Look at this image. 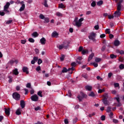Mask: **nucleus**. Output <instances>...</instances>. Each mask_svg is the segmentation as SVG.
<instances>
[{"instance_id": "nucleus-1", "label": "nucleus", "mask_w": 124, "mask_h": 124, "mask_svg": "<svg viewBox=\"0 0 124 124\" xmlns=\"http://www.w3.org/2000/svg\"><path fill=\"white\" fill-rule=\"evenodd\" d=\"M13 98L16 100L17 101L20 100V98H21V95L19 94V93L17 92H15L12 94Z\"/></svg>"}, {"instance_id": "nucleus-2", "label": "nucleus", "mask_w": 124, "mask_h": 124, "mask_svg": "<svg viewBox=\"0 0 124 124\" xmlns=\"http://www.w3.org/2000/svg\"><path fill=\"white\" fill-rule=\"evenodd\" d=\"M86 97H87V95H86L83 92H80V95H78L77 97L79 102H81V101L83 100V98H86Z\"/></svg>"}, {"instance_id": "nucleus-3", "label": "nucleus", "mask_w": 124, "mask_h": 124, "mask_svg": "<svg viewBox=\"0 0 124 124\" xmlns=\"http://www.w3.org/2000/svg\"><path fill=\"white\" fill-rule=\"evenodd\" d=\"M95 36H96V34L93 32H92L90 33V35L88 36V38L91 40H93V41H94L95 40Z\"/></svg>"}, {"instance_id": "nucleus-4", "label": "nucleus", "mask_w": 124, "mask_h": 124, "mask_svg": "<svg viewBox=\"0 0 124 124\" xmlns=\"http://www.w3.org/2000/svg\"><path fill=\"white\" fill-rule=\"evenodd\" d=\"M10 6V3L8 2L4 6L3 11L4 12H7V13H9V10H8V8H9V6Z\"/></svg>"}, {"instance_id": "nucleus-5", "label": "nucleus", "mask_w": 124, "mask_h": 124, "mask_svg": "<svg viewBox=\"0 0 124 124\" xmlns=\"http://www.w3.org/2000/svg\"><path fill=\"white\" fill-rule=\"evenodd\" d=\"M123 2V0H120L119 2L117 3V11H121V10L122 9V3Z\"/></svg>"}, {"instance_id": "nucleus-6", "label": "nucleus", "mask_w": 124, "mask_h": 124, "mask_svg": "<svg viewBox=\"0 0 124 124\" xmlns=\"http://www.w3.org/2000/svg\"><path fill=\"white\" fill-rule=\"evenodd\" d=\"M31 99L32 101H38V96L37 94H34L31 96Z\"/></svg>"}, {"instance_id": "nucleus-7", "label": "nucleus", "mask_w": 124, "mask_h": 124, "mask_svg": "<svg viewBox=\"0 0 124 124\" xmlns=\"http://www.w3.org/2000/svg\"><path fill=\"white\" fill-rule=\"evenodd\" d=\"M121 11H116L114 12L113 16L114 17H120L121 16Z\"/></svg>"}, {"instance_id": "nucleus-8", "label": "nucleus", "mask_w": 124, "mask_h": 124, "mask_svg": "<svg viewBox=\"0 0 124 124\" xmlns=\"http://www.w3.org/2000/svg\"><path fill=\"white\" fill-rule=\"evenodd\" d=\"M26 106V103L25 101L21 100L20 101V107H21V109H24Z\"/></svg>"}, {"instance_id": "nucleus-9", "label": "nucleus", "mask_w": 124, "mask_h": 124, "mask_svg": "<svg viewBox=\"0 0 124 124\" xmlns=\"http://www.w3.org/2000/svg\"><path fill=\"white\" fill-rule=\"evenodd\" d=\"M58 36H59V33L56 31H53L51 34V37H55L56 38H57Z\"/></svg>"}, {"instance_id": "nucleus-10", "label": "nucleus", "mask_w": 124, "mask_h": 124, "mask_svg": "<svg viewBox=\"0 0 124 124\" xmlns=\"http://www.w3.org/2000/svg\"><path fill=\"white\" fill-rule=\"evenodd\" d=\"M73 26H76L78 28H80L81 26H82V22H79V21H77L75 23L73 24Z\"/></svg>"}, {"instance_id": "nucleus-11", "label": "nucleus", "mask_w": 124, "mask_h": 124, "mask_svg": "<svg viewBox=\"0 0 124 124\" xmlns=\"http://www.w3.org/2000/svg\"><path fill=\"white\" fill-rule=\"evenodd\" d=\"M29 68L27 67H23L22 68V71L23 72H24L25 73H26V74H29Z\"/></svg>"}, {"instance_id": "nucleus-12", "label": "nucleus", "mask_w": 124, "mask_h": 124, "mask_svg": "<svg viewBox=\"0 0 124 124\" xmlns=\"http://www.w3.org/2000/svg\"><path fill=\"white\" fill-rule=\"evenodd\" d=\"M40 41L42 45H45L46 44V39H45L44 37L42 38Z\"/></svg>"}, {"instance_id": "nucleus-13", "label": "nucleus", "mask_w": 124, "mask_h": 124, "mask_svg": "<svg viewBox=\"0 0 124 124\" xmlns=\"http://www.w3.org/2000/svg\"><path fill=\"white\" fill-rule=\"evenodd\" d=\"M38 60V58L34 57L33 60L31 61V64H34V63H35V62H37Z\"/></svg>"}, {"instance_id": "nucleus-14", "label": "nucleus", "mask_w": 124, "mask_h": 124, "mask_svg": "<svg viewBox=\"0 0 124 124\" xmlns=\"http://www.w3.org/2000/svg\"><path fill=\"white\" fill-rule=\"evenodd\" d=\"M120 44H121L120 41H119L118 40H115L114 41V46H120Z\"/></svg>"}, {"instance_id": "nucleus-15", "label": "nucleus", "mask_w": 124, "mask_h": 124, "mask_svg": "<svg viewBox=\"0 0 124 124\" xmlns=\"http://www.w3.org/2000/svg\"><path fill=\"white\" fill-rule=\"evenodd\" d=\"M94 56V53H92L91 54H90L88 58V62H91V61H92V60Z\"/></svg>"}, {"instance_id": "nucleus-16", "label": "nucleus", "mask_w": 124, "mask_h": 124, "mask_svg": "<svg viewBox=\"0 0 124 124\" xmlns=\"http://www.w3.org/2000/svg\"><path fill=\"white\" fill-rule=\"evenodd\" d=\"M5 113L7 116L10 115V108H5Z\"/></svg>"}, {"instance_id": "nucleus-17", "label": "nucleus", "mask_w": 124, "mask_h": 124, "mask_svg": "<svg viewBox=\"0 0 124 124\" xmlns=\"http://www.w3.org/2000/svg\"><path fill=\"white\" fill-rule=\"evenodd\" d=\"M103 102L106 106L109 105V102L107 100V99H103Z\"/></svg>"}, {"instance_id": "nucleus-18", "label": "nucleus", "mask_w": 124, "mask_h": 124, "mask_svg": "<svg viewBox=\"0 0 124 124\" xmlns=\"http://www.w3.org/2000/svg\"><path fill=\"white\" fill-rule=\"evenodd\" d=\"M13 74L14 75L17 76L19 74V72L18 71V69L16 68L13 71Z\"/></svg>"}, {"instance_id": "nucleus-19", "label": "nucleus", "mask_w": 124, "mask_h": 124, "mask_svg": "<svg viewBox=\"0 0 124 124\" xmlns=\"http://www.w3.org/2000/svg\"><path fill=\"white\" fill-rule=\"evenodd\" d=\"M116 52L120 54V55H124V51L123 50L117 49Z\"/></svg>"}, {"instance_id": "nucleus-20", "label": "nucleus", "mask_w": 124, "mask_h": 124, "mask_svg": "<svg viewBox=\"0 0 124 124\" xmlns=\"http://www.w3.org/2000/svg\"><path fill=\"white\" fill-rule=\"evenodd\" d=\"M31 35L33 37H37L39 35V34L37 32L35 31L31 34Z\"/></svg>"}, {"instance_id": "nucleus-21", "label": "nucleus", "mask_w": 124, "mask_h": 124, "mask_svg": "<svg viewBox=\"0 0 124 124\" xmlns=\"http://www.w3.org/2000/svg\"><path fill=\"white\" fill-rule=\"evenodd\" d=\"M88 53L89 50H88V49H83L81 52V54H82V55H85V54H88Z\"/></svg>"}, {"instance_id": "nucleus-22", "label": "nucleus", "mask_w": 124, "mask_h": 124, "mask_svg": "<svg viewBox=\"0 0 124 124\" xmlns=\"http://www.w3.org/2000/svg\"><path fill=\"white\" fill-rule=\"evenodd\" d=\"M85 89L87 91H89L90 92H91V91H92V89H93V87L90 86H85Z\"/></svg>"}, {"instance_id": "nucleus-23", "label": "nucleus", "mask_w": 124, "mask_h": 124, "mask_svg": "<svg viewBox=\"0 0 124 124\" xmlns=\"http://www.w3.org/2000/svg\"><path fill=\"white\" fill-rule=\"evenodd\" d=\"M25 4H23L21 6V7H20V8L19 9V11L21 12L22 11H24V9H25Z\"/></svg>"}, {"instance_id": "nucleus-24", "label": "nucleus", "mask_w": 124, "mask_h": 124, "mask_svg": "<svg viewBox=\"0 0 124 124\" xmlns=\"http://www.w3.org/2000/svg\"><path fill=\"white\" fill-rule=\"evenodd\" d=\"M114 106H116L117 107H121V106H122V103H121V102H117V103H115L114 104Z\"/></svg>"}, {"instance_id": "nucleus-25", "label": "nucleus", "mask_w": 124, "mask_h": 124, "mask_svg": "<svg viewBox=\"0 0 124 124\" xmlns=\"http://www.w3.org/2000/svg\"><path fill=\"white\" fill-rule=\"evenodd\" d=\"M89 96H91L92 97H94L95 96V94L93 92H91L90 93L88 94Z\"/></svg>"}, {"instance_id": "nucleus-26", "label": "nucleus", "mask_w": 124, "mask_h": 124, "mask_svg": "<svg viewBox=\"0 0 124 124\" xmlns=\"http://www.w3.org/2000/svg\"><path fill=\"white\" fill-rule=\"evenodd\" d=\"M16 114L17 115H21V108H18L16 110Z\"/></svg>"}, {"instance_id": "nucleus-27", "label": "nucleus", "mask_w": 124, "mask_h": 124, "mask_svg": "<svg viewBox=\"0 0 124 124\" xmlns=\"http://www.w3.org/2000/svg\"><path fill=\"white\" fill-rule=\"evenodd\" d=\"M102 4H103V1L102 0H100L97 2V5L98 6H100L101 5H102Z\"/></svg>"}, {"instance_id": "nucleus-28", "label": "nucleus", "mask_w": 124, "mask_h": 124, "mask_svg": "<svg viewBox=\"0 0 124 124\" xmlns=\"http://www.w3.org/2000/svg\"><path fill=\"white\" fill-rule=\"evenodd\" d=\"M59 8H65V7L64 5L62 3L59 4Z\"/></svg>"}, {"instance_id": "nucleus-29", "label": "nucleus", "mask_w": 124, "mask_h": 124, "mask_svg": "<svg viewBox=\"0 0 124 124\" xmlns=\"http://www.w3.org/2000/svg\"><path fill=\"white\" fill-rule=\"evenodd\" d=\"M95 62H101V58H95Z\"/></svg>"}, {"instance_id": "nucleus-30", "label": "nucleus", "mask_w": 124, "mask_h": 124, "mask_svg": "<svg viewBox=\"0 0 124 124\" xmlns=\"http://www.w3.org/2000/svg\"><path fill=\"white\" fill-rule=\"evenodd\" d=\"M82 77L84 78V79H88V75L86 73H84L81 75Z\"/></svg>"}, {"instance_id": "nucleus-31", "label": "nucleus", "mask_w": 124, "mask_h": 124, "mask_svg": "<svg viewBox=\"0 0 124 124\" xmlns=\"http://www.w3.org/2000/svg\"><path fill=\"white\" fill-rule=\"evenodd\" d=\"M28 41L29 42H31V43H34L35 40L32 38H30L28 39Z\"/></svg>"}, {"instance_id": "nucleus-32", "label": "nucleus", "mask_w": 124, "mask_h": 124, "mask_svg": "<svg viewBox=\"0 0 124 124\" xmlns=\"http://www.w3.org/2000/svg\"><path fill=\"white\" fill-rule=\"evenodd\" d=\"M66 72H67V68H66L65 67H63L62 73H66Z\"/></svg>"}, {"instance_id": "nucleus-33", "label": "nucleus", "mask_w": 124, "mask_h": 124, "mask_svg": "<svg viewBox=\"0 0 124 124\" xmlns=\"http://www.w3.org/2000/svg\"><path fill=\"white\" fill-rule=\"evenodd\" d=\"M104 98L103 99H108V97H109V96L108 93H106L103 95Z\"/></svg>"}, {"instance_id": "nucleus-34", "label": "nucleus", "mask_w": 124, "mask_h": 124, "mask_svg": "<svg viewBox=\"0 0 124 124\" xmlns=\"http://www.w3.org/2000/svg\"><path fill=\"white\" fill-rule=\"evenodd\" d=\"M45 21L44 23H49L50 22V20L49 19V18L48 17H45L44 18Z\"/></svg>"}, {"instance_id": "nucleus-35", "label": "nucleus", "mask_w": 124, "mask_h": 124, "mask_svg": "<svg viewBox=\"0 0 124 124\" xmlns=\"http://www.w3.org/2000/svg\"><path fill=\"white\" fill-rule=\"evenodd\" d=\"M56 16H58V17H62V14L60 13V12H57L56 13Z\"/></svg>"}, {"instance_id": "nucleus-36", "label": "nucleus", "mask_w": 124, "mask_h": 124, "mask_svg": "<svg viewBox=\"0 0 124 124\" xmlns=\"http://www.w3.org/2000/svg\"><path fill=\"white\" fill-rule=\"evenodd\" d=\"M96 5V3L95 2V1H93L92 2L91 6H92V7H95Z\"/></svg>"}, {"instance_id": "nucleus-37", "label": "nucleus", "mask_w": 124, "mask_h": 124, "mask_svg": "<svg viewBox=\"0 0 124 124\" xmlns=\"http://www.w3.org/2000/svg\"><path fill=\"white\" fill-rule=\"evenodd\" d=\"M110 57L111 59H117V55L114 54H111Z\"/></svg>"}, {"instance_id": "nucleus-38", "label": "nucleus", "mask_w": 124, "mask_h": 124, "mask_svg": "<svg viewBox=\"0 0 124 124\" xmlns=\"http://www.w3.org/2000/svg\"><path fill=\"white\" fill-rule=\"evenodd\" d=\"M26 88H29V89H32L31 88V83H28L26 85Z\"/></svg>"}, {"instance_id": "nucleus-39", "label": "nucleus", "mask_w": 124, "mask_h": 124, "mask_svg": "<svg viewBox=\"0 0 124 124\" xmlns=\"http://www.w3.org/2000/svg\"><path fill=\"white\" fill-rule=\"evenodd\" d=\"M37 94L38 95H39V96H40V97H42L43 95H42V92L40 91L37 93Z\"/></svg>"}, {"instance_id": "nucleus-40", "label": "nucleus", "mask_w": 124, "mask_h": 124, "mask_svg": "<svg viewBox=\"0 0 124 124\" xmlns=\"http://www.w3.org/2000/svg\"><path fill=\"white\" fill-rule=\"evenodd\" d=\"M44 5L45 7H48V4H47V0H44Z\"/></svg>"}, {"instance_id": "nucleus-41", "label": "nucleus", "mask_w": 124, "mask_h": 124, "mask_svg": "<svg viewBox=\"0 0 124 124\" xmlns=\"http://www.w3.org/2000/svg\"><path fill=\"white\" fill-rule=\"evenodd\" d=\"M91 64H93L94 67H97V66H98V64L96 62H93Z\"/></svg>"}, {"instance_id": "nucleus-42", "label": "nucleus", "mask_w": 124, "mask_h": 124, "mask_svg": "<svg viewBox=\"0 0 124 124\" xmlns=\"http://www.w3.org/2000/svg\"><path fill=\"white\" fill-rule=\"evenodd\" d=\"M40 19H41L42 20H43L45 19V16L43 14H40L39 16Z\"/></svg>"}, {"instance_id": "nucleus-43", "label": "nucleus", "mask_w": 124, "mask_h": 124, "mask_svg": "<svg viewBox=\"0 0 124 124\" xmlns=\"http://www.w3.org/2000/svg\"><path fill=\"white\" fill-rule=\"evenodd\" d=\"M43 62V61H42V60H41V59H39L38 60V64H41V63H42Z\"/></svg>"}, {"instance_id": "nucleus-44", "label": "nucleus", "mask_w": 124, "mask_h": 124, "mask_svg": "<svg viewBox=\"0 0 124 124\" xmlns=\"http://www.w3.org/2000/svg\"><path fill=\"white\" fill-rule=\"evenodd\" d=\"M12 22H13V20H8L6 22V24L7 25H9L10 24H11V23H12Z\"/></svg>"}, {"instance_id": "nucleus-45", "label": "nucleus", "mask_w": 124, "mask_h": 124, "mask_svg": "<svg viewBox=\"0 0 124 124\" xmlns=\"http://www.w3.org/2000/svg\"><path fill=\"white\" fill-rule=\"evenodd\" d=\"M15 62L13 60H10V61L8 62V63L9 64H11V65H12L13 63H14Z\"/></svg>"}, {"instance_id": "nucleus-46", "label": "nucleus", "mask_w": 124, "mask_h": 124, "mask_svg": "<svg viewBox=\"0 0 124 124\" xmlns=\"http://www.w3.org/2000/svg\"><path fill=\"white\" fill-rule=\"evenodd\" d=\"M115 88H119L120 89V84L118 83H114Z\"/></svg>"}, {"instance_id": "nucleus-47", "label": "nucleus", "mask_w": 124, "mask_h": 124, "mask_svg": "<svg viewBox=\"0 0 124 124\" xmlns=\"http://www.w3.org/2000/svg\"><path fill=\"white\" fill-rule=\"evenodd\" d=\"M105 49H106V46L104 45L101 50L102 52H104L105 51Z\"/></svg>"}, {"instance_id": "nucleus-48", "label": "nucleus", "mask_w": 124, "mask_h": 124, "mask_svg": "<svg viewBox=\"0 0 124 124\" xmlns=\"http://www.w3.org/2000/svg\"><path fill=\"white\" fill-rule=\"evenodd\" d=\"M106 32H107V33H108V34H110V33H111V31H110V29H106Z\"/></svg>"}, {"instance_id": "nucleus-49", "label": "nucleus", "mask_w": 124, "mask_h": 124, "mask_svg": "<svg viewBox=\"0 0 124 124\" xmlns=\"http://www.w3.org/2000/svg\"><path fill=\"white\" fill-rule=\"evenodd\" d=\"M68 95H69V97H71L72 96V94H71V91L69 90L68 91Z\"/></svg>"}, {"instance_id": "nucleus-50", "label": "nucleus", "mask_w": 124, "mask_h": 124, "mask_svg": "<svg viewBox=\"0 0 124 124\" xmlns=\"http://www.w3.org/2000/svg\"><path fill=\"white\" fill-rule=\"evenodd\" d=\"M36 71H40L41 70V67L40 66H38L36 68Z\"/></svg>"}, {"instance_id": "nucleus-51", "label": "nucleus", "mask_w": 124, "mask_h": 124, "mask_svg": "<svg viewBox=\"0 0 124 124\" xmlns=\"http://www.w3.org/2000/svg\"><path fill=\"white\" fill-rule=\"evenodd\" d=\"M120 69H124V64H121L119 66Z\"/></svg>"}, {"instance_id": "nucleus-52", "label": "nucleus", "mask_w": 124, "mask_h": 124, "mask_svg": "<svg viewBox=\"0 0 124 124\" xmlns=\"http://www.w3.org/2000/svg\"><path fill=\"white\" fill-rule=\"evenodd\" d=\"M34 109L35 111H38V110H41V108H40L39 106H38L37 107L35 108Z\"/></svg>"}, {"instance_id": "nucleus-53", "label": "nucleus", "mask_w": 124, "mask_h": 124, "mask_svg": "<svg viewBox=\"0 0 124 124\" xmlns=\"http://www.w3.org/2000/svg\"><path fill=\"white\" fill-rule=\"evenodd\" d=\"M71 66H73V67H75V66H76L77 64H76V62H73L71 63Z\"/></svg>"}, {"instance_id": "nucleus-54", "label": "nucleus", "mask_w": 124, "mask_h": 124, "mask_svg": "<svg viewBox=\"0 0 124 124\" xmlns=\"http://www.w3.org/2000/svg\"><path fill=\"white\" fill-rule=\"evenodd\" d=\"M112 121L114 124H118L119 123V120L117 119H113Z\"/></svg>"}, {"instance_id": "nucleus-55", "label": "nucleus", "mask_w": 124, "mask_h": 124, "mask_svg": "<svg viewBox=\"0 0 124 124\" xmlns=\"http://www.w3.org/2000/svg\"><path fill=\"white\" fill-rule=\"evenodd\" d=\"M35 52L36 55H38V54H39V50L37 48L35 49Z\"/></svg>"}, {"instance_id": "nucleus-56", "label": "nucleus", "mask_w": 124, "mask_h": 124, "mask_svg": "<svg viewBox=\"0 0 124 124\" xmlns=\"http://www.w3.org/2000/svg\"><path fill=\"white\" fill-rule=\"evenodd\" d=\"M78 17H76L75 18V19H74V21L73 22V24H75V23H76V22H78Z\"/></svg>"}, {"instance_id": "nucleus-57", "label": "nucleus", "mask_w": 124, "mask_h": 124, "mask_svg": "<svg viewBox=\"0 0 124 124\" xmlns=\"http://www.w3.org/2000/svg\"><path fill=\"white\" fill-rule=\"evenodd\" d=\"M64 58H65L64 55H62V57H60L61 61H62H62H64Z\"/></svg>"}, {"instance_id": "nucleus-58", "label": "nucleus", "mask_w": 124, "mask_h": 124, "mask_svg": "<svg viewBox=\"0 0 124 124\" xmlns=\"http://www.w3.org/2000/svg\"><path fill=\"white\" fill-rule=\"evenodd\" d=\"M94 28L95 30H96L97 31L99 30V26L98 25H97L94 27Z\"/></svg>"}, {"instance_id": "nucleus-59", "label": "nucleus", "mask_w": 124, "mask_h": 124, "mask_svg": "<svg viewBox=\"0 0 124 124\" xmlns=\"http://www.w3.org/2000/svg\"><path fill=\"white\" fill-rule=\"evenodd\" d=\"M111 107H108V108H107V112H108V113H110V112H111Z\"/></svg>"}, {"instance_id": "nucleus-60", "label": "nucleus", "mask_w": 124, "mask_h": 124, "mask_svg": "<svg viewBox=\"0 0 124 124\" xmlns=\"http://www.w3.org/2000/svg\"><path fill=\"white\" fill-rule=\"evenodd\" d=\"M102 43L103 44H104V45L107 46V42L106 41V40H103Z\"/></svg>"}, {"instance_id": "nucleus-61", "label": "nucleus", "mask_w": 124, "mask_h": 124, "mask_svg": "<svg viewBox=\"0 0 124 124\" xmlns=\"http://www.w3.org/2000/svg\"><path fill=\"white\" fill-rule=\"evenodd\" d=\"M105 115H102V116H101V121H105Z\"/></svg>"}, {"instance_id": "nucleus-62", "label": "nucleus", "mask_w": 124, "mask_h": 124, "mask_svg": "<svg viewBox=\"0 0 124 124\" xmlns=\"http://www.w3.org/2000/svg\"><path fill=\"white\" fill-rule=\"evenodd\" d=\"M84 49H83V46H79L78 48V52H82Z\"/></svg>"}, {"instance_id": "nucleus-63", "label": "nucleus", "mask_w": 124, "mask_h": 124, "mask_svg": "<svg viewBox=\"0 0 124 124\" xmlns=\"http://www.w3.org/2000/svg\"><path fill=\"white\" fill-rule=\"evenodd\" d=\"M26 42H27V41L26 40H21V43L22 44H26Z\"/></svg>"}, {"instance_id": "nucleus-64", "label": "nucleus", "mask_w": 124, "mask_h": 124, "mask_svg": "<svg viewBox=\"0 0 124 124\" xmlns=\"http://www.w3.org/2000/svg\"><path fill=\"white\" fill-rule=\"evenodd\" d=\"M59 50H62L63 48V45H60L58 47Z\"/></svg>"}]
</instances>
